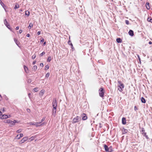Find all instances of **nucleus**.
Wrapping results in <instances>:
<instances>
[{"mask_svg": "<svg viewBox=\"0 0 152 152\" xmlns=\"http://www.w3.org/2000/svg\"><path fill=\"white\" fill-rule=\"evenodd\" d=\"M52 105L53 107V115L54 116L56 112V109L57 107V101L56 99L53 100Z\"/></svg>", "mask_w": 152, "mask_h": 152, "instance_id": "nucleus-1", "label": "nucleus"}, {"mask_svg": "<svg viewBox=\"0 0 152 152\" xmlns=\"http://www.w3.org/2000/svg\"><path fill=\"white\" fill-rule=\"evenodd\" d=\"M4 122L9 124V125L10 126H12L14 125L15 123H18V122L16 120H14L12 121L10 120H7L4 121Z\"/></svg>", "mask_w": 152, "mask_h": 152, "instance_id": "nucleus-2", "label": "nucleus"}, {"mask_svg": "<svg viewBox=\"0 0 152 152\" xmlns=\"http://www.w3.org/2000/svg\"><path fill=\"white\" fill-rule=\"evenodd\" d=\"M81 120V118L80 117L77 116L76 117L74 118L72 121V123L74 124L79 122Z\"/></svg>", "mask_w": 152, "mask_h": 152, "instance_id": "nucleus-3", "label": "nucleus"}, {"mask_svg": "<svg viewBox=\"0 0 152 152\" xmlns=\"http://www.w3.org/2000/svg\"><path fill=\"white\" fill-rule=\"evenodd\" d=\"M99 96L101 97H103L104 96V89L102 88H100L99 91Z\"/></svg>", "mask_w": 152, "mask_h": 152, "instance_id": "nucleus-4", "label": "nucleus"}, {"mask_svg": "<svg viewBox=\"0 0 152 152\" xmlns=\"http://www.w3.org/2000/svg\"><path fill=\"white\" fill-rule=\"evenodd\" d=\"M124 84H121V85H118V89L119 91L121 92L123 91V89L124 88Z\"/></svg>", "mask_w": 152, "mask_h": 152, "instance_id": "nucleus-5", "label": "nucleus"}, {"mask_svg": "<svg viewBox=\"0 0 152 152\" xmlns=\"http://www.w3.org/2000/svg\"><path fill=\"white\" fill-rule=\"evenodd\" d=\"M28 140V137H23L19 142L20 144H21L24 143V142L27 141Z\"/></svg>", "mask_w": 152, "mask_h": 152, "instance_id": "nucleus-6", "label": "nucleus"}, {"mask_svg": "<svg viewBox=\"0 0 152 152\" xmlns=\"http://www.w3.org/2000/svg\"><path fill=\"white\" fill-rule=\"evenodd\" d=\"M81 117H82V119L83 120H85L87 119L86 115L85 113H83L82 114Z\"/></svg>", "mask_w": 152, "mask_h": 152, "instance_id": "nucleus-7", "label": "nucleus"}, {"mask_svg": "<svg viewBox=\"0 0 152 152\" xmlns=\"http://www.w3.org/2000/svg\"><path fill=\"white\" fill-rule=\"evenodd\" d=\"M4 23L6 26L9 29H10V26L9 24H8L7 21L6 19H5L4 20Z\"/></svg>", "mask_w": 152, "mask_h": 152, "instance_id": "nucleus-8", "label": "nucleus"}, {"mask_svg": "<svg viewBox=\"0 0 152 152\" xmlns=\"http://www.w3.org/2000/svg\"><path fill=\"white\" fill-rule=\"evenodd\" d=\"M23 134H18L15 137V138L17 139H19L21 137H23Z\"/></svg>", "mask_w": 152, "mask_h": 152, "instance_id": "nucleus-9", "label": "nucleus"}, {"mask_svg": "<svg viewBox=\"0 0 152 152\" xmlns=\"http://www.w3.org/2000/svg\"><path fill=\"white\" fill-rule=\"evenodd\" d=\"M9 117H8V115H2V116L0 118L1 119H5Z\"/></svg>", "mask_w": 152, "mask_h": 152, "instance_id": "nucleus-10", "label": "nucleus"}, {"mask_svg": "<svg viewBox=\"0 0 152 152\" xmlns=\"http://www.w3.org/2000/svg\"><path fill=\"white\" fill-rule=\"evenodd\" d=\"M129 34L131 36H133L134 35V32L132 30H130L129 32Z\"/></svg>", "mask_w": 152, "mask_h": 152, "instance_id": "nucleus-11", "label": "nucleus"}, {"mask_svg": "<svg viewBox=\"0 0 152 152\" xmlns=\"http://www.w3.org/2000/svg\"><path fill=\"white\" fill-rule=\"evenodd\" d=\"M122 123L123 124H126V119L125 118H122Z\"/></svg>", "mask_w": 152, "mask_h": 152, "instance_id": "nucleus-12", "label": "nucleus"}, {"mask_svg": "<svg viewBox=\"0 0 152 152\" xmlns=\"http://www.w3.org/2000/svg\"><path fill=\"white\" fill-rule=\"evenodd\" d=\"M0 3L1 6L4 8L5 11H6V10L5 8V5L1 1V0H0Z\"/></svg>", "mask_w": 152, "mask_h": 152, "instance_id": "nucleus-13", "label": "nucleus"}, {"mask_svg": "<svg viewBox=\"0 0 152 152\" xmlns=\"http://www.w3.org/2000/svg\"><path fill=\"white\" fill-rule=\"evenodd\" d=\"M146 7L148 10H149L150 9L149 6V3L148 2H147L146 4Z\"/></svg>", "mask_w": 152, "mask_h": 152, "instance_id": "nucleus-14", "label": "nucleus"}, {"mask_svg": "<svg viewBox=\"0 0 152 152\" xmlns=\"http://www.w3.org/2000/svg\"><path fill=\"white\" fill-rule=\"evenodd\" d=\"M104 148L105 149V151L107 152L108 151H109V148H108V146L106 145H104Z\"/></svg>", "mask_w": 152, "mask_h": 152, "instance_id": "nucleus-15", "label": "nucleus"}, {"mask_svg": "<svg viewBox=\"0 0 152 152\" xmlns=\"http://www.w3.org/2000/svg\"><path fill=\"white\" fill-rule=\"evenodd\" d=\"M141 102L142 103H145V102H146L144 98H143V97H142L141 99Z\"/></svg>", "mask_w": 152, "mask_h": 152, "instance_id": "nucleus-16", "label": "nucleus"}, {"mask_svg": "<svg viewBox=\"0 0 152 152\" xmlns=\"http://www.w3.org/2000/svg\"><path fill=\"white\" fill-rule=\"evenodd\" d=\"M142 134L143 136H145L147 139L148 138V136L146 135V132H142Z\"/></svg>", "mask_w": 152, "mask_h": 152, "instance_id": "nucleus-17", "label": "nucleus"}, {"mask_svg": "<svg viewBox=\"0 0 152 152\" xmlns=\"http://www.w3.org/2000/svg\"><path fill=\"white\" fill-rule=\"evenodd\" d=\"M122 41L121 39L120 38H118L116 39V41L118 43H121Z\"/></svg>", "mask_w": 152, "mask_h": 152, "instance_id": "nucleus-18", "label": "nucleus"}, {"mask_svg": "<svg viewBox=\"0 0 152 152\" xmlns=\"http://www.w3.org/2000/svg\"><path fill=\"white\" fill-rule=\"evenodd\" d=\"M33 26V24L32 23H30L29 26L28 27V28L30 29Z\"/></svg>", "mask_w": 152, "mask_h": 152, "instance_id": "nucleus-19", "label": "nucleus"}, {"mask_svg": "<svg viewBox=\"0 0 152 152\" xmlns=\"http://www.w3.org/2000/svg\"><path fill=\"white\" fill-rule=\"evenodd\" d=\"M14 40L16 45L18 46V45L19 44V42L18 40H17L15 38H14Z\"/></svg>", "mask_w": 152, "mask_h": 152, "instance_id": "nucleus-20", "label": "nucleus"}, {"mask_svg": "<svg viewBox=\"0 0 152 152\" xmlns=\"http://www.w3.org/2000/svg\"><path fill=\"white\" fill-rule=\"evenodd\" d=\"M29 11H25V15H27L28 16L29 15Z\"/></svg>", "mask_w": 152, "mask_h": 152, "instance_id": "nucleus-21", "label": "nucleus"}, {"mask_svg": "<svg viewBox=\"0 0 152 152\" xmlns=\"http://www.w3.org/2000/svg\"><path fill=\"white\" fill-rule=\"evenodd\" d=\"M19 5L17 3H16L15 6V7H14L15 9H16L19 7Z\"/></svg>", "mask_w": 152, "mask_h": 152, "instance_id": "nucleus-22", "label": "nucleus"}, {"mask_svg": "<svg viewBox=\"0 0 152 152\" xmlns=\"http://www.w3.org/2000/svg\"><path fill=\"white\" fill-rule=\"evenodd\" d=\"M51 60V57L50 56H49L47 59V62H50Z\"/></svg>", "mask_w": 152, "mask_h": 152, "instance_id": "nucleus-23", "label": "nucleus"}, {"mask_svg": "<svg viewBox=\"0 0 152 152\" xmlns=\"http://www.w3.org/2000/svg\"><path fill=\"white\" fill-rule=\"evenodd\" d=\"M37 69V66L36 65H34V66L33 68V69L34 70V71L36 70Z\"/></svg>", "mask_w": 152, "mask_h": 152, "instance_id": "nucleus-24", "label": "nucleus"}, {"mask_svg": "<svg viewBox=\"0 0 152 152\" xmlns=\"http://www.w3.org/2000/svg\"><path fill=\"white\" fill-rule=\"evenodd\" d=\"M147 20L149 22H152V19L151 18H148L147 19Z\"/></svg>", "mask_w": 152, "mask_h": 152, "instance_id": "nucleus-25", "label": "nucleus"}, {"mask_svg": "<svg viewBox=\"0 0 152 152\" xmlns=\"http://www.w3.org/2000/svg\"><path fill=\"white\" fill-rule=\"evenodd\" d=\"M36 55L35 54H34L32 56V58L33 59H35V58L36 57Z\"/></svg>", "mask_w": 152, "mask_h": 152, "instance_id": "nucleus-26", "label": "nucleus"}, {"mask_svg": "<svg viewBox=\"0 0 152 152\" xmlns=\"http://www.w3.org/2000/svg\"><path fill=\"white\" fill-rule=\"evenodd\" d=\"M49 66L48 65H46L45 67V69L47 70L49 68Z\"/></svg>", "mask_w": 152, "mask_h": 152, "instance_id": "nucleus-27", "label": "nucleus"}, {"mask_svg": "<svg viewBox=\"0 0 152 152\" xmlns=\"http://www.w3.org/2000/svg\"><path fill=\"white\" fill-rule=\"evenodd\" d=\"M118 85H121V84H124L121 83V81H118Z\"/></svg>", "mask_w": 152, "mask_h": 152, "instance_id": "nucleus-28", "label": "nucleus"}, {"mask_svg": "<svg viewBox=\"0 0 152 152\" xmlns=\"http://www.w3.org/2000/svg\"><path fill=\"white\" fill-rule=\"evenodd\" d=\"M44 91L43 90H42L41 92H40V94L41 95H43L44 94Z\"/></svg>", "mask_w": 152, "mask_h": 152, "instance_id": "nucleus-29", "label": "nucleus"}, {"mask_svg": "<svg viewBox=\"0 0 152 152\" xmlns=\"http://www.w3.org/2000/svg\"><path fill=\"white\" fill-rule=\"evenodd\" d=\"M45 54V52L44 51L43 52L41 53L40 54V56H42L43 55Z\"/></svg>", "mask_w": 152, "mask_h": 152, "instance_id": "nucleus-30", "label": "nucleus"}, {"mask_svg": "<svg viewBox=\"0 0 152 152\" xmlns=\"http://www.w3.org/2000/svg\"><path fill=\"white\" fill-rule=\"evenodd\" d=\"M49 75L50 74L49 73H47L45 75V77L48 78L49 77Z\"/></svg>", "mask_w": 152, "mask_h": 152, "instance_id": "nucleus-31", "label": "nucleus"}, {"mask_svg": "<svg viewBox=\"0 0 152 152\" xmlns=\"http://www.w3.org/2000/svg\"><path fill=\"white\" fill-rule=\"evenodd\" d=\"M24 70H25V72H27L26 70V69L27 70L28 69V68L26 66H24Z\"/></svg>", "mask_w": 152, "mask_h": 152, "instance_id": "nucleus-32", "label": "nucleus"}, {"mask_svg": "<svg viewBox=\"0 0 152 152\" xmlns=\"http://www.w3.org/2000/svg\"><path fill=\"white\" fill-rule=\"evenodd\" d=\"M38 123H34V125H36L37 126H40L42 125V124H40V125H38Z\"/></svg>", "mask_w": 152, "mask_h": 152, "instance_id": "nucleus-33", "label": "nucleus"}, {"mask_svg": "<svg viewBox=\"0 0 152 152\" xmlns=\"http://www.w3.org/2000/svg\"><path fill=\"white\" fill-rule=\"evenodd\" d=\"M21 132V129H19L17 131V132L18 133H20Z\"/></svg>", "mask_w": 152, "mask_h": 152, "instance_id": "nucleus-34", "label": "nucleus"}, {"mask_svg": "<svg viewBox=\"0 0 152 152\" xmlns=\"http://www.w3.org/2000/svg\"><path fill=\"white\" fill-rule=\"evenodd\" d=\"M125 23L127 25H128L129 23V21L128 20H126L125 21Z\"/></svg>", "mask_w": 152, "mask_h": 152, "instance_id": "nucleus-35", "label": "nucleus"}, {"mask_svg": "<svg viewBox=\"0 0 152 152\" xmlns=\"http://www.w3.org/2000/svg\"><path fill=\"white\" fill-rule=\"evenodd\" d=\"M27 81L28 83H30L31 82V80L30 79H29Z\"/></svg>", "mask_w": 152, "mask_h": 152, "instance_id": "nucleus-36", "label": "nucleus"}, {"mask_svg": "<svg viewBox=\"0 0 152 152\" xmlns=\"http://www.w3.org/2000/svg\"><path fill=\"white\" fill-rule=\"evenodd\" d=\"M134 110L135 111H136L138 110V108L136 106H135L134 107Z\"/></svg>", "mask_w": 152, "mask_h": 152, "instance_id": "nucleus-37", "label": "nucleus"}, {"mask_svg": "<svg viewBox=\"0 0 152 152\" xmlns=\"http://www.w3.org/2000/svg\"><path fill=\"white\" fill-rule=\"evenodd\" d=\"M27 112L29 113L30 112V110L28 108L26 110Z\"/></svg>", "mask_w": 152, "mask_h": 152, "instance_id": "nucleus-38", "label": "nucleus"}, {"mask_svg": "<svg viewBox=\"0 0 152 152\" xmlns=\"http://www.w3.org/2000/svg\"><path fill=\"white\" fill-rule=\"evenodd\" d=\"M72 43L71 41L69 40L68 42V44L71 45V44Z\"/></svg>", "mask_w": 152, "mask_h": 152, "instance_id": "nucleus-39", "label": "nucleus"}, {"mask_svg": "<svg viewBox=\"0 0 152 152\" xmlns=\"http://www.w3.org/2000/svg\"><path fill=\"white\" fill-rule=\"evenodd\" d=\"M29 124L30 125H34V123H31H31H29Z\"/></svg>", "mask_w": 152, "mask_h": 152, "instance_id": "nucleus-40", "label": "nucleus"}, {"mask_svg": "<svg viewBox=\"0 0 152 152\" xmlns=\"http://www.w3.org/2000/svg\"><path fill=\"white\" fill-rule=\"evenodd\" d=\"M71 48H72V50L73 49H74V47H73V45L72 43L71 44Z\"/></svg>", "mask_w": 152, "mask_h": 152, "instance_id": "nucleus-41", "label": "nucleus"}, {"mask_svg": "<svg viewBox=\"0 0 152 152\" xmlns=\"http://www.w3.org/2000/svg\"><path fill=\"white\" fill-rule=\"evenodd\" d=\"M142 132H145V130L144 128H142Z\"/></svg>", "mask_w": 152, "mask_h": 152, "instance_id": "nucleus-42", "label": "nucleus"}, {"mask_svg": "<svg viewBox=\"0 0 152 152\" xmlns=\"http://www.w3.org/2000/svg\"><path fill=\"white\" fill-rule=\"evenodd\" d=\"M19 32L20 34H21L22 32V30H19Z\"/></svg>", "mask_w": 152, "mask_h": 152, "instance_id": "nucleus-43", "label": "nucleus"}, {"mask_svg": "<svg viewBox=\"0 0 152 152\" xmlns=\"http://www.w3.org/2000/svg\"><path fill=\"white\" fill-rule=\"evenodd\" d=\"M40 31H38V32H37V34L38 35H40Z\"/></svg>", "mask_w": 152, "mask_h": 152, "instance_id": "nucleus-44", "label": "nucleus"}, {"mask_svg": "<svg viewBox=\"0 0 152 152\" xmlns=\"http://www.w3.org/2000/svg\"><path fill=\"white\" fill-rule=\"evenodd\" d=\"M40 66L43 67V63H40Z\"/></svg>", "mask_w": 152, "mask_h": 152, "instance_id": "nucleus-45", "label": "nucleus"}, {"mask_svg": "<svg viewBox=\"0 0 152 152\" xmlns=\"http://www.w3.org/2000/svg\"><path fill=\"white\" fill-rule=\"evenodd\" d=\"M36 61H34L33 62L32 64H33V65H34V64H36Z\"/></svg>", "mask_w": 152, "mask_h": 152, "instance_id": "nucleus-46", "label": "nucleus"}, {"mask_svg": "<svg viewBox=\"0 0 152 152\" xmlns=\"http://www.w3.org/2000/svg\"><path fill=\"white\" fill-rule=\"evenodd\" d=\"M45 120V118H43L41 120V122H42V121H44Z\"/></svg>", "mask_w": 152, "mask_h": 152, "instance_id": "nucleus-47", "label": "nucleus"}, {"mask_svg": "<svg viewBox=\"0 0 152 152\" xmlns=\"http://www.w3.org/2000/svg\"><path fill=\"white\" fill-rule=\"evenodd\" d=\"M19 26H17L16 28V30H18L19 29Z\"/></svg>", "mask_w": 152, "mask_h": 152, "instance_id": "nucleus-48", "label": "nucleus"}, {"mask_svg": "<svg viewBox=\"0 0 152 152\" xmlns=\"http://www.w3.org/2000/svg\"><path fill=\"white\" fill-rule=\"evenodd\" d=\"M44 41V39H41V40H40V42H43Z\"/></svg>", "mask_w": 152, "mask_h": 152, "instance_id": "nucleus-49", "label": "nucleus"}, {"mask_svg": "<svg viewBox=\"0 0 152 152\" xmlns=\"http://www.w3.org/2000/svg\"><path fill=\"white\" fill-rule=\"evenodd\" d=\"M31 140H34V137H31Z\"/></svg>", "mask_w": 152, "mask_h": 152, "instance_id": "nucleus-50", "label": "nucleus"}, {"mask_svg": "<svg viewBox=\"0 0 152 152\" xmlns=\"http://www.w3.org/2000/svg\"><path fill=\"white\" fill-rule=\"evenodd\" d=\"M26 36L28 37H29L30 36V35L29 34H27V35H26Z\"/></svg>", "mask_w": 152, "mask_h": 152, "instance_id": "nucleus-51", "label": "nucleus"}, {"mask_svg": "<svg viewBox=\"0 0 152 152\" xmlns=\"http://www.w3.org/2000/svg\"><path fill=\"white\" fill-rule=\"evenodd\" d=\"M37 88H34V91H37Z\"/></svg>", "mask_w": 152, "mask_h": 152, "instance_id": "nucleus-52", "label": "nucleus"}, {"mask_svg": "<svg viewBox=\"0 0 152 152\" xmlns=\"http://www.w3.org/2000/svg\"><path fill=\"white\" fill-rule=\"evenodd\" d=\"M149 44H152V42H151V41H150L149 42Z\"/></svg>", "mask_w": 152, "mask_h": 152, "instance_id": "nucleus-53", "label": "nucleus"}, {"mask_svg": "<svg viewBox=\"0 0 152 152\" xmlns=\"http://www.w3.org/2000/svg\"><path fill=\"white\" fill-rule=\"evenodd\" d=\"M45 44H46V42H44L43 44V45H45Z\"/></svg>", "mask_w": 152, "mask_h": 152, "instance_id": "nucleus-54", "label": "nucleus"}, {"mask_svg": "<svg viewBox=\"0 0 152 152\" xmlns=\"http://www.w3.org/2000/svg\"><path fill=\"white\" fill-rule=\"evenodd\" d=\"M138 56V58L140 60V57H139V56Z\"/></svg>", "mask_w": 152, "mask_h": 152, "instance_id": "nucleus-55", "label": "nucleus"}, {"mask_svg": "<svg viewBox=\"0 0 152 152\" xmlns=\"http://www.w3.org/2000/svg\"><path fill=\"white\" fill-rule=\"evenodd\" d=\"M2 112L0 111V115H2Z\"/></svg>", "mask_w": 152, "mask_h": 152, "instance_id": "nucleus-56", "label": "nucleus"}, {"mask_svg": "<svg viewBox=\"0 0 152 152\" xmlns=\"http://www.w3.org/2000/svg\"><path fill=\"white\" fill-rule=\"evenodd\" d=\"M2 111H3V112H4V111H5V110H4V108H3V110H2Z\"/></svg>", "mask_w": 152, "mask_h": 152, "instance_id": "nucleus-57", "label": "nucleus"}, {"mask_svg": "<svg viewBox=\"0 0 152 152\" xmlns=\"http://www.w3.org/2000/svg\"><path fill=\"white\" fill-rule=\"evenodd\" d=\"M42 122H41H41H38V124H40Z\"/></svg>", "mask_w": 152, "mask_h": 152, "instance_id": "nucleus-58", "label": "nucleus"}, {"mask_svg": "<svg viewBox=\"0 0 152 152\" xmlns=\"http://www.w3.org/2000/svg\"><path fill=\"white\" fill-rule=\"evenodd\" d=\"M42 122H41H41H38V124H40Z\"/></svg>", "mask_w": 152, "mask_h": 152, "instance_id": "nucleus-59", "label": "nucleus"}, {"mask_svg": "<svg viewBox=\"0 0 152 152\" xmlns=\"http://www.w3.org/2000/svg\"><path fill=\"white\" fill-rule=\"evenodd\" d=\"M20 11L22 12V10H20Z\"/></svg>", "mask_w": 152, "mask_h": 152, "instance_id": "nucleus-60", "label": "nucleus"}]
</instances>
